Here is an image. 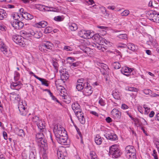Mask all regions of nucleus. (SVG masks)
Wrapping results in <instances>:
<instances>
[{
	"instance_id": "c9c22d12",
	"label": "nucleus",
	"mask_w": 159,
	"mask_h": 159,
	"mask_svg": "<svg viewBox=\"0 0 159 159\" xmlns=\"http://www.w3.org/2000/svg\"><path fill=\"white\" fill-rule=\"evenodd\" d=\"M39 50L42 52H46L47 51V50L43 46L42 43L39 45Z\"/></svg>"
},
{
	"instance_id": "412c9836",
	"label": "nucleus",
	"mask_w": 159,
	"mask_h": 159,
	"mask_svg": "<svg viewBox=\"0 0 159 159\" xmlns=\"http://www.w3.org/2000/svg\"><path fill=\"white\" fill-rule=\"evenodd\" d=\"M44 120H38V122L37 123V125L40 130L44 129L45 128V123Z\"/></svg>"
},
{
	"instance_id": "9b49d317",
	"label": "nucleus",
	"mask_w": 159,
	"mask_h": 159,
	"mask_svg": "<svg viewBox=\"0 0 159 159\" xmlns=\"http://www.w3.org/2000/svg\"><path fill=\"white\" fill-rule=\"evenodd\" d=\"M83 92L87 96L90 95L93 93L92 87L89 83H88V82L86 83L85 85L84 86Z\"/></svg>"
},
{
	"instance_id": "4d7b16f0",
	"label": "nucleus",
	"mask_w": 159,
	"mask_h": 159,
	"mask_svg": "<svg viewBox=\"0 0 159 159\" xmlns=\"http://www.w3.org/2000/svg\"><path fill=\"white\" fill-rule=\"evenodd\" d=\"M54 20L56 21H60L62 20V18L60 16H58L57 17H55Z\"/></svg>"
},
{
	"instance_id": "e433bc0d",
	"label": "nucleus",
	"mask_w": 159,
	"mask_h": 159,
	"mask_svg": "<svg viewBox=\"0 0 159 159\" xmlns=\"http://www.w3.org/2000/svg\"><path fill=\"white\" fill-rule=\"evenodd\" d=\"M36 7L40 11H44L45 6L41 4H37L36 5Z\"/></svg>"
},
{
	"instance_id": "6e6552de",
	"label": "nucleus",
	"mask_w": 159,
	"mask_h": 159,
	"mask_svg": "<svg viewBox=\"0 0 159 159\" xmlns=\"http://www.w3.org/2000/svg\"><path fill=\"white\" fill-rule=\"evenodd\" d=\"M78 35L80 37L85 39H89L92 37L91 33L89 30H80L78 32Z\"/></svg>"
},
{
	"instance_id": "ddd939ff",
	"label": "nucleus",
	"mask_w": 159,
	"mask_h": 159,
	"mask_svg": "<svg viewBox=\"0 0 159 159\" xmlns=\"http://www.w3.org/2000/svg\"><path fill=\"white\" fill-rule=\"evenodd\" d=\"M60 72L61 79L64 82L65 81L69 78V74L66 69H63V70H61Z\"/></svg>"
},
{
	"instance_id": "0e129e2a",
	"label": "nucleus",
	"mask_w": 159,
	"mask_h": 159,
	"mask_svg": "<svg viewBox=\"0 0 159 159\" xmlns=\"http://www.w3.org/2000/svg\"><path fill=\"white\" fill-rule=\"evenodd\" d=\"M121 107L122 109L124 110L127 109L128 108V106L125 104H122Z\"/></svg>"
},
{
	"instance_id": "603ef678",
	"label": "nucleus",
	"mask_w": 159,
	"mask_h": 159,
	"mask_svg": "<svg viewBox=\"0 0 159 159\" xmlns=\"http://www.w3.org/2000/svg\"><path fill=\"white\" fill-rule=\"evenodd\" d=\"M129 13V10H125L121 13V15L123 16H127Z\"/></svg>"
},
{
	"instance_id": "de8ad7c7",
	"label": "nucleus",
	"mask_w": 159,
	"mask_h": 159,
	"mask_svg": "<svg viewBox=\"0 0 159 159\" xmlns=\"http://www.w3.org/2000/svg\"><path fill=\"white\" fill-rule=\"evenodd\" d=\"M126 90L130 91L136 92L137 91V89L134 87L127 86L126 88Z\"/></svg>"
},
{
	"instance_id": "5701e85b",
	"label": "nucleus",
	"mask_w": 159,
	"mask_h": 159,
	"mask_svg": "<svg viewBox=\"0 0 159 159\" xmlns=\"http://www.w3.org/2000/svg\"><path fill=\"white\" fill-rule=\"evenodd\" d=\"M42 43L47 50L51 49L53 45L52 43L49 41H45Z\"/></svg>"
},
{
	"instance_id": "13d9d810",
	"label": "nucleus",
	"mask_w": 159,
	"mask_h": 159,
	"mask_svg": "<svg viewBox=\"0 0 159 159\" xmlns=\"http://www.w3.org/2000/svg\"><path fill=\"white\" fill-rule=\"evenodd\" d=\"M25 3L34 2L35 0H21Z\"/></svg>"
},
{
	"instance_id": "49530a36",
	"label": "nucleus",
	"mask_w": 159,
	"mask_h": 159,
	"mask_svg": "<svg viewBox=\"0 0 159 159\" xmlns=\"http://www.w3.org/2000/svg\"><path fill=\"white\" fill-rule=\"evenodd\" d=\"M12 16L13 19L16 21L19 20V19L20 18V16L18 13H16L14 14Z\"/></svg>"
},
{
	"instance_id": "bf43d9fd",
	"label": "nucleus",
	"mask_w": 159,
	"mask_h": 159,
	"mask_svg": "<svg viewBox=\"0 0 159 159\" xmlns=\"http://www.w3.org/2000/svg\"><path fill=\"white\" fill-rule=\"evenodd\" d=\"M134 123L135 125L138 126H139L141 125V123L139 121V120H134Z\"/></svg>"
},
{
	"instance_id": "f8f14e48",
	"label": "nucleus",
	"mask_w": 159,
	"mask_h": 159,
	"mask_svg": "<svg viewBox=\"0 0 159 159\" xmlns=\"http://www.w3.org/2000/svg\"><path fill=\"white\" fill-rule=\"evenodd\" d=\"M11 25L16 29H20L24 26V23L20 20L15 21L11 22Z\"/></svg>"
},
{
	"instance_id": "79ce46f5",
	"label": "nucleus",
	"mask_w": 159,
	"mask_h": 159,
	"mask_svg": "<svg viewBox=\"0 0 159 159\" xmlns=\"http://www.w3.org/2000/svg\"><path fill=\"white\" fill-rule=\"evenodd\" d=\"M42 84L46 86H48L49 81L45 79L42 78V80H40Z\"/></svg>"
},
{
	"instance_id": "2f4dec72",
	"label": "nucleus",
	"mask_w": 159,
	"mask_h": 159,
	"mask_svg": "<svg viewBox=\"0 0 159 159\" xmlns=\"http://www.w3.org/2000/svg\"><path fill=\"white\" fill-rule=\"evenodd\" d=\"M69 28L71 31H75L77 30L78 27L76 24L72 23L69 25Z\"/></svg>"
},
{
	"instance_id": "f704fd0d",
	"label": "nucleus",
	"mask_w": 159,
	"mask_h": 159,
	"mask_svg": "<svg viewBox=\"0 0 159 159\" xmlns=\"http://www.w3.org/2000/svg\"><path fill=\"white\" fill-rule=\"evenodd\" d=\"M85 84H77L76 85V88L79 91H81L82 90H84V88Z\"/></svg>"
},
{
	"instance_id": "864d4df0",
	"label": "nucleus",
	"mask_w": 159,
	"mask_h": 159,
	"mask_svg": "<svg viewBox=\"0 0 159 159\" xmlns=\"http://www.w3.org/2000/svg\"><path fill=\"white\" fill-rule=\"evenodd\" d=\"M144 93L146 95H150L152 93V91L148 89H145L143 91Z\"/></svg>"
},
{
	"instance_id": "f03ea898",
	"label": "nucleus",
	"mask_w": 159,
	"mask_h": 159,
	"mask_svg": "<svg viewBox=\"0 0 159 159\" xmlns=\"http://www.w3.org/2000/svg\"><path fill=\"white\" fill-rule=\"evenodd\" d=\"M125 153L127 159H136V150L133 146H127L125 148Z\"/></svg>"
},
{
	"instance_id": "a18cd8bd",
	"label": "nucleus",
	"mask_w": 159,
	"mask_h": 159,
	"mask_svg": "<svg viewBox=\"0 0 159 159\" xmlns=\"http://www.w3.org/2000/svg\"><path fill=\"white\" fill-rule=\"evenodd\" d=\"M98 103L102 106H105L106 104L105 100L101 98H99L98 101Z\"/></svg>"
},
{
	"instance_id": "a19ab883",
	"label": "nucleus",
	"mask_w": 159,
	"mask_h": 159,
	"mask_svg": "<svg viewBox=\"0 0 159 159\" xmlns=\"http://www.w3.org/2000/svg\"><path fill=\"white\" fill-rule=\"evenodd\" d=\"M87 82L88 81H86L84 79L81 78L78 80L77 84H86Z\"/></svg>"
},
{
	"instance_id": "09e8293b",
	"label": "nucleus",
	"mask_w": 159,
	"mask_h": 159,
	"mask_svg": "<svg viewBox=\"0 0 159 159\" xmlns=\"http://www.w3.org/2000/svg\"><path fill=\"white\" fill-rule=\"evenodd\" d=\"M98 65L101 68V69H106L108 68L107 65L104 63H99Z\"/></svg>"
},
{
	"instance_id": "b1692460",
	"label": "nucleus",
	"mask_w": 159,
	"mask_h": 159,
	"mask_svg": "<svg viewBox=\"0 0 159 159\" xmlns=\"http://www.w3.org/2000/svg\"><path fill=\"white\" fill-rule=\"evenodd\" d=\"M21 15L23 18L27 20H30L33 18V16L27 12H25L24 14Z\"/></svg>"
},
{
	"instance_id": "8fccbe9b",
	"label": "nucleus",
	"mask_w": 159,
	"mask_h": 159,
	"mask_svg": "<svg viewBox=\"0 0 159 159\" xmlns=\"http://www.w3.org/2000/svg\"><path fill=\"white\" fill-rule=\"evenodd\" d=\"M61 152L60 151H57V155L59 159H65L64 158V156L61 154Z\"/></svg>"
},
{
	"instance_id": "58836bf2",
	"label": "nucleus",
	"mask_w": 159,
	"mask_h": 159,
	"mask_svg": "<svg viewBox=\"0 0 159 159\" xmlns=\"http://www.w3.org/2000/svg\"><path fill=\"white\" fill-rule=\"evenodd\" d=\"M52 30L53 29L52 27L48 26L44 29V32L45 34H48L51 32Z\"/></svg>"
},
{
	"instance_id": "052dcab7",
	"label": "nucleus",
	"mask_w": 159,
	"mask_h": 159,
	"mask_svg": "<svg viewBox=\"0 0 159 159\" xmlns=\"http://www.w3.org/2000/svg\"><path fill=\"white\" fill-rule=\"evenodd\" d=\"M90 113L96 116H99L98 114L96 112L93 111H90Z\"/></svg>"
},
{
	"instance_id": "9d476101",
	"label": "nucleus",
	"mask_w": 159,
	"mask_h": 159,
	"mask_svg": "<svg viewBox=\"0 0 159 159\" xmlns=\"http://www.w3.org/2000/svg\"><path fill=\"white\" fill-rule=\"evenodd\" d=\"M0 48L3 53L7 57H8L11 54V52L8 49L6 45L0 39Z\"/></svg>"
},
{
	"instance_id": "4be33fe9",
	"label": "nucleus",
	"mask_w": 159,
	"mask_h": 159,
	"mask_svg": "<svg viewBox=\"0 0 159 159\" xmlns=\"http://www.w3.org/2000/svg\"><path fill=\"white\" fill-rule=\"evenodd\" d=\"M44 136L43 133L40 131L36 135V139L37 142L41 141L43 139H44Z\"/></svg>"
},
{
	"instance_id": "6e6d98bb",
	"label": "nucleus",
	"mask_w": 159,
	"mask_h": 159,
	"mask_svg": "<svg viewBox=\"0 0 159 159\" xmlns=\"http://www.w3.org/2000/svg\"><path fill=\"white\" fill-rule=\"evenodd\" d=\"M153 40L152 39L151 37L149 38V41H147V43L149 45H153Z\"/></svg>"
},
{
	"instance_id": "69168bd1",
	"label": "nucleus",
	"mask_w": 159,
	"mask_h": 159,
	"mask_svg": "<svg viewBox=\"0 0 159 159\" xmlns=\"http://www.w3.org/2000/svg\"><path fill=\"white\" fill-rule=\"evenodd\" d=\"M149 108H146L145 109L144 114L145 115L148 114L149 111Z\"/></svg>"
},
{
	"instance_id": "3c124183",
	"label": "nucleus",
	"mask_w": 159,
	"mask_h": 159,
	"mask_svg": "<svg viewBox=\"0 0 159 159\" xmlns=\"http://www.w3.org/2000/svg\"><path fill=\"white\" fill-rule=\"evenodd\" d=\"M70 66L72 68L78 66L80 64V62H76L74 63H70Z\"/></svg>"
},
{
	"instance_id": "7ed1b4c3",
	"label": "nucleus",
	"mask_w": 159,
	"mask_h": 159,
	"mask_svg": "<svg viewBox=\"0 0 159 159\" xmlns=\"http://www.w3.org/2000/svg\"><path fill=\"white\" fill-rule=\"evenodd\" d=\"M109 153L112 155L113 158H115L120 157L122 154L119 146L116 144L113 145L110 147Z\"/></svg>"
},
{
	"instance_id": "5fc2aeb1",
	"label": "nucleus",
	"mask_w": 159,
	"mask_h": 159,
	"mask_svg": "<svg viewBox=\"0 0 159 159\" xmlns=\"http://www.w3.org/2000/svg\"><path fill=\"white\" fill-rule=\"evenodd\" d=\"M63 49L67 51H71L72 50V48L71 47L67 46H65L63 48Z\"/></svg>"
},
{
	"instance_id": "7c9ffc66",
	"label": "nucleus",
	"mask_w": 159,
	"mask_h": 159,
	"mask_svg": "<svg viewBox=\"0 0 159 159\" xmlns=\"http://www.w3.org/2000/svg\"><path fill=\"white\" fill-rule=\"evenodd\" d=\"M95 143L98 145H100L102 142V139L101 137L99 135H97L95 138Z\"/></svg>"
},
{
	"instance_id": "c756f323",
	"label": "nucleus",
	"mask_w": 159,
	"mask_h": 159,
	"mask_svg": "<svg viewBox=\"0 0 159 159\" xmlns=\"http://www.w3.org/2000/svg\"><path fill=\"white\" fill-rule=\"evenodd\" d=\"M112 95L114 98L116 99H119L120 95V93L117 90L114 91Z\"/></svg>"
},
{
	"instance_id": "aec40b11",
	"label": "nucleus",
	"mask_w": 159,
	"mask_h": 159,
	"mask_svg": "<svg viewBox=\"0 0 159 159\" xmlns=\"http://www.w3.org/2000/svg\"><path fill=\"white\" fill-rule=\"evenodd\" d=\"M32 35L37 39H39L42 36L43 34L40 31H34L32 30Z\"/></svg>"
},
{
	"instance_id": "a878e982",
	"label": "nucleus",
	"mask_w": 159,
	"mask_h": 159,
	"mask_svg": "<svg viewBox=\"0 0 159 159\" xmlns=\"http://www.w3.org/2000/svg\"><path fill=\"white\" fill-rule=\"evenodd\" d=\"M127 47L129 49L134 51H136L138 49L137 46L135 45L134 44L130 43L128 44Z\"/></svg>"
},
{
	"instance_id": "393cba45",
	"label": "nucleus",
	"mask_w": 159,
	"mask_h": 159,
	"mask_svg": "<svg viewBox=\"0 0 159 159\" xmlns=\"http://www.w3.org/2000/svg\"><path fill=\"white\" fill-rule=\"evenodd\" d=\"M80 105L77 102H75L74 103H73L72 105V108L74 112L77 111H79L80 110Z\"/></svg>"
},
{
	"instance_id": "f257e3e1",
	"label": "nucleus",
	"mask_w": 159,
	"mask_h": 159,
	"mask_svg": "<svg viewBox=\"0 0 159 159\" xmlns=\"http://www.w3.org/2000/svg\"><path fill=\"white\" fill-rule=\"evenodd\" d=\"M12 95V97L17 101H18V108L21 115L25 116L26 115V111L25 106L26 105V102L25 101L20 100V97L18 94L13 92L11 93Z\"/></svg>"
},
{
	"instance_id": "a211bd4d",
	"label": "nucleus",
	"mask_w": 159,
	"mask_h": 159,
	"mask_svg": "<svg viewBox=\"0 0 159 159\" xmlns=\"http://www.w3.org/2000/svg\"><path fill=\"white\" fill-rule=\"evenodd\" d=\"M91 38H92L94 41L98 42V43L101 42L102 38L99 34H96L93 35V34L91 33Z\"/></svg>"
},
{
	"instance_id": "2eb2a0df",
	"label": "nucleus",
	"mask_w": 159,
	"mask_h": 159,
	"mask_svg": "<svg viewBox=\"0 0 159 159\" xmlns=\"http://www.w3.org/2000/svg\"><path fill=\"white\" fill-rule=\"evenodd\" d=\"M22 85V84L20 81L16 82H12L11 84L10 87L12 89L18 90L21 88Z\"/></svg>"
},
{
	"instance_id": "e2e57ef3",
	"label": "nucleus",
	"mask_w": 159,
	"mask_h": 159,
	"mask_svg": "<svg viewBox=\"0 0 159 159\" xmlns=\"http://www.w3.org/2000/svg\"><path fill=\"white\" fill-rule=\"evenodd\" d=\"M138 110L142 114L143 113V108L141 106H139L138 108Z\"/></svg>"
},
{
	"instance_id": "1a4fd4ad",
	"label": "nucleus",
	"mask_w": 159,
	"mask_h": 159,
	"mask_svg": "<svg viewBox=\"0 0 159 159\" xmlns=\"http://www.w3.org/2000/svg\"><path fill=\"white\" fill-rule=\"evenodd\" d=\"M105 137L111 141H115L118 140V138L117 135L115 133L108 131L105 134Z\"/></svg>"
},
{
	"instance_id": "cd10ccee",
	"label": "nucleus",
	"mask_w": 159,
	"mask_h": 159,
	"mask_svg": "<svg viewBox=\"0 0 159 159\" xmlns=\"http://www.w3.org/2000/svg\"><path fill=\"white\" fill-rule=\"evenodd\" d=\"M16 134L18 136L22 137L25 136L24 132L22 129H20L18 128H17L16 129Z\"/></svg>"
},
{
	"instance_id": "0eeeda50",
	"label": "nucleus",
	"mask_w": 159,
	"mask_h": 159,
	"mask_svg": "<svg viewBox=\"0 0 159 159\" xmlns=\"http://www.w3.org/2000/svg\"><path fill=\"white\" fill-rule=\"evenodd\" d=\"M12 39L15 43L20 46H23L25 44L22 35L20 36L17 34L14 35L12 37Z\"/></svg>"
},
{
	"instance_id": "423d86ee",
	"label": "nucleus",
	"mask_w": 159,
	"mask_h": 159,
	"mask_svg": "<svg viewBox=\"0 0 159 159\" xmlns=\"http://www.w3.org/2000/svg\"><path fill=\"white\" fill-rule=\"evenodd\" d=\"M57 138L56 139L57 141L58 142L61 144L67 145V134L66 133V135H62L60 136L59 135L56 133Z\"/></svg>"
},
{
	"instance_id": "f3484780",
	"label": "nucleus",
	"mask_w": 159,
	"mask_h": 159,
	"mask_svg": "<svg viewBox=\"0 0 159 159\" xmlns=\"http://www.w3.org/2000/svg\"><path fill=\"white\" fill-rule=\"evenodd\" d=\"M32 30L29 32H27L23 30L21 31L20 34L23 38L25 39H27L28 38L31 37L32 35Z\"/></svg>"
},
{
	"instance_id": "473e14b6",
	"label": "nucleus",
	"mask_w": 159,
	"mask_h": 159,
	"mask_svg": "<svg viewBox=\"0 0 159 159\" xmlns=\"http://www.w3.org/2000/svg\"><path fill=\"white\" fill-rule=\"evenodd\" d=\"M36 152L35 150L31 151L29 155V159H36Z\"/></svg>"
},
{
	"instance_id": "774afa93",
	"label": "nucleus",
	"mask_w": 159,
	"mask_h": 159,
	"mask_svg": "<svg viewBox=\"0 0 159 159\" xmlns=\"http://www.w3.org/2000/svg\"><path fill=\"white\" fill-rule=\"evenodd\" d=\"M6 27L3 25H0V30L2 31L5 30Z\"/></svg>"
},
{
	"instance_id": "c85d7f7f",
	"label": "nucleus",
	"mask_w": 159,
	"mask_h": 159,
	"mask_svg": "<svg viewBox=\"0 0 159 159\" xmlns=\"http://www.w3.org/2000/svg\"><path fill=\"white\" fill-rule=\"evenodd\" d=\"M75 113L78 119H83V118H84L83 113L80 111V110L79 111H77Z\"/></svg>"
},
{
	"instance_id": "4c0bfd02",
	"label": "nucleus",
	"mask_w": 159,
	"mask_h": 159,
	"mask_svg": "<svg viewBox=\"0 0 159 159\" xmlns=\"http://www.w3.org/2000/svg\"><path fill=\"white\" fill-rule=\"evenodd\" d=\"M117 37L119 39H125L127 38V35L126 34H120L117 36Z\"/></svg>"
},
{
	"instance_id": "72a5a7b5",
	"label": "nucleus",
	"mask_w": 159,
	"mask_h": 159,
	"mask_svg": "<svg viewBox=\"0 0 159 159\" xmlns=\"http://www.w3.org/2000/svg\"><path fill=\"white\" fill-rule=\"evenodd\" d=\"M5 11L3 9H0V20H3L6 17Z\"/></svg>"
},
{
	"instance_id": "c03bdc74",
	"label": "nucleus",
	"mask_w": 159,
	"mask_h": 159,
	"mask_svg": "<svg viewBox=\"0 0 159 159\" xmlns=\"http://www.w3.org/2000/svg\"><path fill=\"white\" fill-rule=\"evenodd\" d=\"M20 74L17 71H15L14 72V79L15 81H17L19 79Z\"/></svg>"
},
{
	"instance_id": "dca6fc26",
	"label": "nucleus",
	"mask_w": 159,
	"mask_h": 159,
	"mask_svg": "<svg viewBox=\"0 0 159 159\" xmlns=\"http://www.w3.org/2000/svg\"><path fill=\"white\" fill-rule=\"evenodd\" d=\"M111 114L115 119H119L121 115V113L118 109H113L111 111Z\"/></svg>"
},
{
	"instance_id": "4468645a",
	"label": "nucleus",
	"mask_w": 159,
	"mask_h": 159,
	"mask_svg": "<svg viewBox=\"0 0 159 159\" xmlns=\"http://www.w3.org/2000/svg\"><path fill=\"white\" fill-rule=\"evenodd\" d=\"M132 71V69L126 66L122 67L120 70L121 73L127 76H129V75Z\"/></svg>"
},
{
	"instance_id": "ea45409f",
	"label": "nucleus",
	"mask_w": 159,
	"mask_h": 159,
	"mask_svg": "<svg viewBox=\"0 0 159 159\" xmlns=\"http://www.w3.org/2000/svg\"><path fill=\"white\" fill-rule=\"evenodd\" d=\"M52 61L53 66L56 70H57L58 68L59 65L57 63V60L54 59L52 60Z\"/></svg>"
},
{
	"instance_id": "680f3d73",
	"label": "nucleus",
	"mask_w": 159,
	"mask_h": 159,
	"mask_svg": "<svg viewBox=\"0 0 159 159\" xmlns=\"http://www.w3.org/2000/svg\"><path fill=\"white\" fill-rule=\"evenodd\" d=\"M99 43H97V48H98V49L101 50L102 48V44H99Z\"/></svg>"
},
{
	"instance_id": "20e7f679",
	"label": "nucleus",
	"mask_w": 159,
	"mask_h": 159,
	"mask_svg": "<svg viewBox=\"0 0 159 159\" xmlns=\"http://www.w3.org/2000/svg\"><path fill=\"white\" fill-rule=\"evenodd\" d=\"M53 131L56 139L57 138L56 133L60 136H61L62 135H66V132L64 128L58 123L54 126Z\"/></svg>"
},
{
	"instance_id": "338daca9",
	"label": "nucleus",
	"mask_w": 159,
	"mask_h": 159,
	"mask_svg": "<svg viewBox=\"0 0 159 159\" xmlns=\"http://www.w3.org/2000/svg\"><path fill=\"white\" fill-rule=\"evenodd\" d=\"M3 136L4 138V139L5 140H7V134L6 132H3Z\"/></svg>"
},
{
	"instance_id": "6ab92c4d",
	"label": "nucleus",
	"mask_w": 159,
	"mask_h": 159,
	"mask_svg": "<svg viewBox=\"0 0 159 159\" xmlns=\"http://www.w3.org/2000/svg\"><path fill=\"white\" fill-rule=\"evenodd\" d=\"M46 142L47 140L44 139L41 141H38L37 142H38L39 146L43 148L44 149H46L48 147V145Z\"/></svg>"
},
{
	"instance_id": "39448f33",
	"label": "nucleus",
	"mask_w": 159,
	"mask_h": 159,
	"mask_svg": "<svg viewBox=\"0 0 159 159\" xmlns=\"http://www.w3.org/2000/svg\"><path fill=\"white\" fill-rule=\"evenodd\" d=\"M147 16L151 20L156 23H159V13L155 11H148Z\"/></svg>"
},
{
	"instance_id": "37998d69",
	"label": "nucleus",
	"mask_w": 159,
	"mask_h": 159,
	"mask_svg": "<svg viewBox=\"0 0 159 159\" xmlns=\"http://www.w3.org/2000/svg\"><path fill=\"white\" fill-rule=\"evenodd\" d=\"M113 66L115 69H118L120 68L121 67V65L120 63L117 62H115L113 63Z\"/></svg>"
},
{
	"instance_id": "bb28decb",
	"label": "nucleus",
	"mask_w": 159,
	"mask_h": 159,
	"mask_svg": "<svg viewBox=\"0 0 159 159\" xmlns=\"http://www.w3.org/2000/svg\"><path fill=\"white\" fill-rule=\"evenodd\" d=\"M48 23L45 21H42L36 24L38 28H44L47 25Z\"/></svg>"
}]
</instances>
